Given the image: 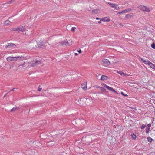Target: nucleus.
Masks as SVG:
<instances>
[{
  "mask_svg": "<svg viewBox=\"0 0 155 155\" xmlns=\"http://www.w3.org/2000/svg\"><path fill=\"white\" fill-rule=\"evenodd\" d=\"M41 61L40 60H35L30 61L28 63L29 66L31 67H34L41 64Z\"/></svg>",
  "mask_w": 155,
  "mask_h": 155,
  "instance_id": "obj_1",
  "label": "nucleus"
},
{
  "mask_svg": "<svg viewBox=\"0 0 155 155\" xmlns=\"http://www.w3.org/2000/svg\"><path fill=\"white\" fill-rule=\"evenodd\" d=\"M138 8L142 11L148 12L151 11L148 7L144 5H140L138 6Z\"/></svg>",
  "mask_w": 155,
  "mask_h": 155,
  "instance_id": "obj_2",
  "label": "nucleus"
},
{
  "mask_svg": "<svg viewBox=\"0 0 155 155\" xmlns=\"http://www.w3.org/2000/svg\"><path fill=\"white\" fill-rule=\"evenodd\" d=\"M14 31H17L18 32H24L25 30V27L22 26H20L14 28L13 29Z\"/></svg>",
  "mask_w": 155,
  "mask_h": 155,
  "instance_id": "obj_3",
  "label": "nucleus"
},
{
  "mask_svg": "<svg viewBox=\"0 0 155 155\" xmlns=\"http://www.w3.org/2000/svg\"><path fill=\"white\" fill-rule=\"evenodd\" d=\"M101 84L103 87H106L108 90H110L112 92H114L117 94H118V93L113 88L110 87L109 86L106 85L105 84L103 83H101Z\"/></svg>",
  "mask_w": 155,
  "mask_h": 155,
  "instance_id": "obj_4",
  "label": "nucleus"
},
{
  "mask_svg": "<svg viewBox=\"0 0 155 155\" xmlns=\"http://www.w3.org/2000/svg\"><path fill=\"white\" fill-rule=\"evenodd\" d=\"M24 60V57L22 56L21 57L17 56V57H10V61H17L20 60L22 61Z\"/></svg>",
  "mask_w": 155,
  "mask_h": 155,
  "instance_id": "obj_5",
  "label": "nucleus"
},
{
  "mask_svg": "<svg viewBox=\"0 0 155 155\" xmlns=\"http://www.w3.org/2000/svg\"><path fill=\"white\" fill-rule=\"evenodd\" d=\"M37 42L38 47L41 48H44L45 47V45L43 41H38Z\"/></svg>",
  "mask_w": 155,
  "mask_h": 155,
  "instance_id": "obj_6",
  "label": "nucleus"
},
{
  "mask_svg": "<svg viewBox=\"0 0 155 155\" xmlns=\"http://www.w3.org/2000/svg\"><path fill=\"white\" fill-rule=\"evenodd\" d=\"M70 43L68 42L67 40H65L60 42V44L61 45H68L70 46L72 45L71 41Z\"/></svg>",
  "mask_w": 155,
  "mask_h": 155,
  "instance_id": "obj_7",
  "label": "nucleus"
},
{
  "mask_svg": "<svg viewBox=\"0 0 155 155\" xmlns=\"http://www.w3.org/2000/svg\"><path fill=\"white\" fill-rule=\"evenodd\" d=\"M108 4L112 8H113L115 10H118L119 8L118 5L117 4L110 2H109Z\"/></svg>",
  "mask_w": 155,
  "mask_h": 155,
  "instance_id": "obj_8",
  "label": "nucleus"
},
{
  "mask_svg": "<svg viewBox=\"0 0 155 155\" xmlns=\"http://www.w3.org/2000/svg\"><path fill=\"white\" fill-rule=\"evenodd\" d=\"M102 61L104 64L107 66H109L110 64V62L108 60L104 58L102 59Z\"/></svg>",
  "mask_w": 155,
  "mask_h": 155,
  "instance_id": "obj_9",
  "label": "nucleus"
},
{
  "mask_svg": "<svg viewBox=\"0 0 155 155\" xmlns=\"http://www.w3.org/2000/svg\"><path fill=\"white\" fill-rule=\"evenodd\" d=\"M110 21V19L108 17H104L101 19V21L103 22H109Z\"/></svg>",
  "mask_w": 155,
  "mask_h": 155,
  "instance_id": "obj_10",
  "label": "nucleus"
},
{
  "mask_svg": "<svg viewBox=\"0 0 155 155\" xmlns=\"http://www.w3.org/2000/svg\"><path fill=\"white\" fill-rule=\"evenodd\" d=\"M109 79V77L107 76L102 75L100 79V80L102 81H104Z\"/></svg>",
  "mask_w": 155,
  "mask_h": 155,
  "instance_id": "obj_11",
  "label": "nucleus"
},
{
  "mask_svg": "<svg viewBox=\"0 0 155 155\" xmlns=\"http://www.w3.org/2000/svg\"><path fill=\"white\" fill-rule=\"evenodd\" d=\"M81 87L83 90H86L87 88V83L82 84L81 85Z\"/></svg>",
  "mask_w": 155,
  "mask_h": 155,
  "instance_id": "obj_12",
  "label": "nucleus"
},
{
  "mask_svg": "<svg viewBox=\"0 0 155 155\" xmlns=\"http://www.w3.org/2000/svg\"><path fill=\"white\" fill-rule=\"evenodd\" d=\"M140 59L142 61L146 64L149 65L150 63V62L149 61L147 60H144L142 58H140Z\"/></svg>",
  "mask_w": 155,
  "mask_h": 155,
  "instance_id": "obj_13",
  "label": "nucleus"
},
{
  "mask_svg": "<svg viewBox=\"0 0 155 155\" xmlns=\"http://www.w3.org/2000/svg\"><path fill=\"white\" fill-rule=\"evenodd\" d=\"M130 10L129 9H126L125 10L122 11L120 12H118L117 14H119L123 13H127V12H129Z\"/></svg>",
  "mask_w": 155,
  "mask_h": 155,
  "instance_id": "obj_14",
  "label": "nucleus"
},
{
  "mask_svg": "<svg viewBox=\"0 0 155 155\" xmlns=\"http://www.w3.org/2000/svg\"><path fill=\"white\" fill-rule=\"evenodd\" d=\"M16 48V46L15 44L12 43H10V49H14Z\"/></svg>",
  "mask_w": 155,
  "mask_h": 155,
  "instance_id": "obj_15",
  "label": "nucleus"
},
{
  "mask_svg": "<svg viewBox=\"0 0 155 155\" xmlns=\"http://www.w3.org/2000/svg\"><path fill=\"white\" fill-rule=\"evenodd\" d=\"M148 65L152 69H155V65L151 62H150Z\"/></svg>",
  "mask_w": 155,
  "mask_h": 155,
  "instance_id": "obj_16",
  "label": "nucleus"
},
{
  "mask_svg": "<svg viewBox=\"0 0 155 155\" xmlns=\"http://www.w3.org/2000/svg\"><path fill=\"white\" fill-rule=\"evenodd\" d=\"M18 109L19 108L17 107H15L11 109V111H15L18 110Z\"/></svg>",
  "mask_w": 155,
  "mask_h": 155,
  "instance_id": "obj_17",
  "label": "nucleus"
},
{
  "mask_svg": "<svg viewBox=\"0 0 155 155\" xmlns=\"http://www.w3.org/2000/svg\"><path fill=\"white\" fill-rule=\"evenodd\" d=\"M132 16V15L130 14H127L126 15L125 17L127 19H129L131 18Z\"/></svg>",
  "mask_w": 155,
  "mask_h": 155,
  "instance_id": "obj_18",
  "label": "nucleus"
},
{
  "mask_svg": "<svg viewBox=\"0 0 155 155\" xmlns=\"http://www.w3.org/2000/svg\"><path fill=\"white\" fill-rule=\"evenodd\" d=\"M131 137L132 138L134 139H135L137 137L136 135L134 134V133H132L131 134Z\"/></svg>",
  "mask_w": 155,
  "mask_h": 155,
  "instance_id": "obj_19",
  "label": "nucleus"
},
{
  "mask_svg": "<svg viewBox=\"0 0 155 155\" xmlns=\"http://www.w3.org/2000/svg\"><path fill=\"white\" fill-rule=\"evenodd\" d=\"M9 23H10V21L8 19V20H6L5 21V23H4V24L5 25H8L9 24Z\"/></svg>",
  "mask_w": 155,
  "mask_h": 155,
  "instance_id": "obj_20",
  "label": "nucleus"
},
{
  "mask_svg": "<svg viewBox=\"0 0 155 155\" xmlns=\"http://www.w3.org/2000/svg\"><path fill=\"white\" fill-rule=\"evenodd\" d=\"M117 72L122 76H123V75L124 74V73L121 71H117Z\"/></svg>",
  "mask_w": 155,
  "mask_h": 155,
  "instance_id": "obj_21",
  "label": "nucleus"
},
{
  "mask_svg": "<svg viewBox=\"0 0 155 155\" xmlns=\"http://www.w3.org/2000/svg\"><path fill=\"white\" fill-rule=\"evenodd\" d=\"M31 33V31H28V30H27V31L25 32V35H29Z\"/></svg>",
  "mask_w": 155,
  "mask_h": 155,
  "instance_id": "obj_22",
  "label": "nucleus"
},
{
  "mask_svg": "<svg viewBox=\"0 0 155 155\" xmlns=\"http://www.w3.org/2000/svg\"><path fill=\"white\" fill-rule=\"evenodd\" d=\"M147 140L149 142H151L152 141V139L151 137H149L147 138Z\"/></svg>",
  "mask_w": 155,
  "mask_h": 155,
  "instance_id": "obj_23",
  "label": "nucleus"
},
{
  "mask_svg": "<svg viewBox=\"0 0 155 155\" xmlns=\"http://www.w3.org/2000/svg\"><path fill=\"white\" fill-rule=\"evenodd\" d=\"M151 47L155 49V44L153 43L151 45Z\"/></svg>",
  "mask_w": 155,
  "mask_h": 155,
  "instance_id": "obj_24",
  "label": "nucleus"
},
{
  "mask_svg": "<svg viewBox=\"0 0 155 155\" xmlns=\"http://www.w3.org/2000/svg\"><path fill=\"white\" fill-rule=\"evenodd\" d=\"M100 89L102 91L104 92L106 91V89L104 87H101V88H100Z\"/></svg>",
  "mask_w": 155,
  "mask_h": 155,
  "instance_id": "obj_25",
  "label": "nucleus"
},
{
  "mask_svg": "<svg viewBox=\"0 0 155 155\" xmlns=\"http://www.w3.org/2000/svg\"><path fill=\"white\" fill-rule=\"evenodd\" d=\"M150 130V128H147L146 129V132L147 133H148Z\"/></svg>",
  "mask_w": 155,
  "mask_h": 155,
  "instance_id": "obj_26",
  "label": "nucleus"
},
{
  "mask_svg": "<svg viewBox=\"0 0 155 155\" xmlns=\"http://www.w3.org/2000/svg\"><path fill=\"white\" fill-rule=\"evenodd\" d=\"M76 28L75 27H73L71 28V31L72 32H74L75 29H76Z\"/></svg>",
  "mask_w": 155,
  "mask_h": 155,
  "instance_id": "obj_27",
  "label": "nucleus"
},
{
  "mask_svg": "<svg viewBox=\"0 0 155 155\" xmlns=\"http://www.w3.org/2000/svg\"><path fill=\"white\" fill-rule=\"evenodd\" d=\"M146 126L145 125L143 124L141 126V128L143 129L146 127Z\"/></svg>",
  "mask_w": 155,
  "mask_h": 155,
  "instance_id": "obj_28",
  "label": "nucleus"
},
{
  "mask_svg": "<svg viewBox=\"0 0 155 155\" xmlns=\"http://www.w3.org/2000/svg\"><path fill=\"white\" fill-rule=\"evenodd\" d=\"M123 76H129L130 74H125L124 73V74L123 75Z\"/></svg>",
  "mask_w": 155,
  "mask_h": 155,
  "instance_id": "obj_29",
  "label": "nucleus"
},
{
  "mask_svg": "<svg viewBox=\"0 0 155 155\" xmlns=\"http://www.w3.org/2000/svg\"><path fill=\"white\" fill-rule=\"evenodd\" d=\"M121 94L123 95V96H127V94H125L123 92H122L121 93Z\"/></svg>",
  "mask_w": 155,
  "mask_h": 155,
  "instance_id": "obj_30",
  "label": "nucleus"
},
{
  "mask_svg": "<svg viewBox=\"0 0 155 155\" xmlns=\"http://www.w3.org/2000/svg\"><path fill=\"white\" fill-rule=\"evenodd\" d=\"M7 60L8 61H9V60H10V57H8L7 58Z\"/></svg>",
  "mask_w": 155,
  "mask_h": 155,
  "instance_id": "obj_31",
  "label": "nucleus"
},
{
  "mask_svg": "<svg viewBox=\"0 0 155 155\" xmlns=\"http://www.w3.org/2000/svg\"><path fill=\"white\" fill-rule=\"evenodd\" d=\"M77 51H78L79 53H82V51L81 50H78Z\"/></svg>",
  "mask_w": 155,
  "mask_h": 155,
  "instance_id": "obj_32",
  "label": "nucleus"
},
{
  "mask_svg": "<svg viewBox=\"0 0 155 155\" xmlns=\"http://www.w3.org/2000/svg\"><path fill=\"white\" fill-rule=\"evenodd\" d=\"M148 126V128H150V127H151V124H148L147 125Z\"/></svg>",
  "mask_w": 155,
  "mask_h": 155,
  "instance_id": "obj_33",
  "label": "nucleus"
},
{
  "mask_svg": "<svg viewBox=\"0 0 155 155\" xmlns=\"http://www.w3.org/2000/svg\"><path fill=\"white\" fill-rule=\"evenodd\" d=\"M41 88H38V91H41Z\"/></svg>",
  "mask_w": 155,
  "mask_h": 155,
  "instance_id": "obj_34",
  "label": "nucleus"
},
{
  "mask_svg": "<svg viewBox=\"0 0 155 155\" xmlns=\"http://www.w3.org/2000/svg\"><path fill=\"white\" fill-rule=\"evenodd\" d=\"M96 87L97 88H101V87H99V86H96Z\"/></svg>",
  "mask_w": 155,
  "mask_h": 155,
  "instance_id": "obj_35",
  "label": "nucleus"
},
{
  "mask_svg": "<svg viewBox=\"0 0 155 155\" xmlns=\"http://www.w3.org/2000/svg\"><path fill=\"white\" fill-rule=\"evenodd\" d=\"M96 19L97 20H99L100 19V18L98 17H97V18H96Z\"/></svg>",
  "mask_w": 155,
  "mask_h": 155,
  "instance_id": "obj_36",
  "label": "nucleus"
},
{
  "mask_svg": "<svg viewBox=\"0 0 155 155\" xmlns=\"http://www.w3.org/2000/svg\"><path fill=\"white\" fill-rule=\"evenodd\" d=\"M75 54V55L77 56V55H78V54L77 53H75V54Z\"/></svg>",
  "mask_w": 155,
  "mask_h": 155,
  "instance_id": "obj_37",
  "label": "nucleus"
},
{
  "mask_svg": "<svg viewBox=\"0 0 155 155\" xmlns=\"http://www.w3.org/2000/svg\"><path fill=\"white\" fill-rule=\"evenodd\" d=\"M14 0H11V1H10V3L11 2H14Z\"/></svg>",
  "mask_w": 155,
  "mask_h": 155,
  "instance_id": "obj_38",
  "label": "nucleus"
},
{
  "mask_svg": "<svg viewBox=\"0 0 155 155\" xmlns=\"http://www.w3.org/2000/svg\"><path fill=\"white\" fill-rule=\"evenodd\" d=\"M101 21H101V20H100V21H98V23L99 24H100V23H101Z\"/></svg>",
  "mask_w": 155,
  "mask_h": 155,
  "instance_id": "obj_39",
  "label": "nucleus"
},
{
  "mask_svg": "<svg viewBox=\"0 0 155 155\" xmlns=\"http://www.w3.org/2000/svg\"><path fill=\"white\" fill-rule=\"evenodd\" d=\"M14 91V89H12V90H10V91Z\"/></svg>",
  "mask_w": 155,
  "mask_h": 155,
  "instance_id": "obj_40",
  "label": "nucleus"
},
{
  "mask_svg": "<svg viewBox=\"0 0 155 155\" xmlns=\"http://www.w3.org/2000/svg\"><path fill=\"white\" fill-rule=\"evenodd\" d=\"M24 64H25V62H23L22 63V65H24Z\"/></svg>",
  "mask_w": 155,
  "mask_h": 155,
  "instance_id": "obj_41",
  "label": "nucleus"
},
{
  "mask_svg": "<svg viewBox=\"0 0 155 155\" xmlns=\"http://www.w3.org/2000/svg\"><path fill=\"white\" fill-rule=\"evenodd\" d=\"M120 25L121 26H123V25H122L121 24V23H120Z\"/></svg>",
  "mask_w": 155,
  "mask_h": 155,
  "instance_id": "obj_42",
  "label": "nucleus"
},
{
  "mask_svg": "<svg viewBox=\"0 0 155 155\" xmlns=\"http://www.w3.org/2000/svg\"><path fill=\"white\" fill-rule=\"evenodd\" d=\"M9 44H8V46H6V47H8V46H9Z\"/></svg>",
  "mask_w": 155,
  "mask_h": 155,
  "instance_id": "obj_43",
  "label": "nucleus"
},
{
  "mask_svg": "<svg viewBox=\"0 0 155 155\" xmlns=\"http://www.w3.org/2000/svg\"><path fill=\"white\" fill-rule=\"evenodd\" d=\"M5 95H4L3 97H5Z\"/></svg>",
  "mask_w": 155,
  "mask_h": 155,
  "instance_id": "obj_44",
  "label": "nucleus"
}]
</instances>
